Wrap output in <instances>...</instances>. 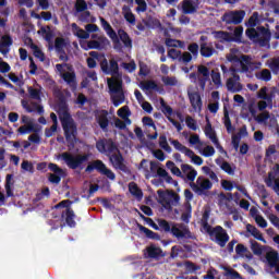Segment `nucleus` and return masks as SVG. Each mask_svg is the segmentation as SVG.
<instances>
[{"mask_svg": "<svg viewBox=\"0 0 279 279\" xmlns=\"http://www.w3.org/2000/svg\"><path fill=\"white\" fill-rule=\"evenodd\" d=\"M259 23V13L255 12L248 19L246 26L250 27L246 29V36L255 44L260 47H269L271 40V32L265 26H258ZM256 27V28H255Z\"/></svg>", "mask_w": 279, "mask_h": 279, "instance_id": "nucleus-1", "label": "nucleus"}, {"mask_svg": "<svg viewBox=\"0 0 279 279\" xmlns=\"http://www.w3.org/2000/svg\"><path fill=\"white\" fill-rule=\"evenodd\" d=\"M158 231L163 233H171L178 240H195L196 236L192 233L189 227L183 223H170L167 219H157Z\"/></svg>", "mask_w": 279, "mask_h": 279, "instance_id": "nucleus-2", "label": "nucleus"}, {"mask_svg": "<svg viewBox=\"0 0 279 279\" xmlns=\"http://www.w3.org/2000/svg\"><path fill=\"white\" fill-rule=\"evenodd\" d=\"M205 231L210 236V240L217 243L220 247H226V245L230 241L229 233L221 226L213 227L209 223H206Z\"/></svg>", "mask_w": 279, "mask_h": 279, "instance_id": "nucleus-3", "label": "nucleus"}, {"mask_svg": "<svg viewBox=\"0 0 279 279\" xmlns=\"http://www.w3.org/2000/svg\"><path fill=\"white\" fill-rule=\"evenodd\" d=\"M61 159L65 161L69 169H84L82 165L88 162L90 155L84 154V155H73L69 151H63V154L59 155Z\"/></svg>", "mask_w": 279, "mask_h": 279, "instance_id": "nucleus-4", "label": "nucleus"}, {"mask_svg": "<svg viewBox=\"0 0 279 279\" xmlns=\"http://www.w3.org/2000/svg\"><path fill=\"white\" fill-rule=\"evenodd\" d=\"M61 126H63V134L65 135L66 142L74 146L77 137V126L72 118V116L68 118H61L60 119Z\"/></svg>", "mask_w": 279, "mask_h": 279, "instance_id": "nucleus-5", "label": "nucleus"}, {"mask_svg": "<svg viewBox=\"0 0 279 279\" xmlns=\"http://www.w3.org/2000/svg\"><path fill=\"white\" fill-rule=\"evenodd\" d=\"M94 170L98 171L99 173L106 175L109 180L116 181L117 174L113 173L110 169L107 168V166L104 163L102 160L96 159L93 162L88 163L85 168V172H93Z\"/></svg>", "mask_w": 279, "mask_h": 279, "instance_id": "nucleus-6", "label": "nucleus"}, {"mask_svg": "<svg viewBox=\"0 0 279 279\" xmlns=\"http://www.w3.org/2000/svg\"><path fill=\"white\" fill-rule=\"evenodd\" d=\"M199 54L205 59L211 58L216 53L213 43H209V38L206 35L199 36Z\"/></svg>", "mask_w": 279, "mask_h": 279, "instance_id": "nucleus-7", "label": "nucleus"}, {"mask_svg": "<svg viewBox=\"0 0 279 279\" xmlns=\"http://www.w3.org/2000/svg\"><path fill=\"white\" fill-rule=\"evenodd\" d=\"M100 66L106 75L122 77V73H120V65L117 60L111 59L108 63L107 58H104V60L100 62Z\"/></svg>", "mask_w": 279, "mask_h": 279, "instance_id": "nucleus-8", "label": "nucleus"}, {"mask_svg": "<svg viewBox=\"0 0 279 279\" xmlns=\"http://www.w3.org/2000/svg\"><path fill=\"white\" fill-rule=\"evenodd\" d=\"M100 22H101V26L105 29L106 34L111 38L112 43H113V48L118 51H122L123 46L120 41L119 36L117 35V32L113 31V28L111 27V25L108 23V21L100 16Z\"/></svg>", "mask_w": 279, "mask_h": 279, "instance_id": "nucleus-9", "label": "nucleus"}, {"mask_svg": "<svg viewBox=\"0 0 279 279\" xmlns=\"http://www.w3.org/2000/svg\"><path fill=\"white\" fill-rule=\"evenodd\" d=\"M245 16V12L243 10L240 11H230L223 13L221 16V21L227 25H240Z\"/></svg>", "mask_w": 279, "mask_h": 279, "instance_id": "nucleus-10", "label": "nucleus"}, {"mask_svg": "<svg viewBox=\"0 0 279 279\" xmlns=\"http://www.w3.org/2000/svg\"><path fill=\"white\" fill-rule=\"evenodd\" d=\"M109 161L114 169H118L126 174L131 173L130 168L125 165V159L121 150H118L117 154L109 155Z\"/></svg>", "mask_w": 279, "mask_h": 279, "instance_id": "nucleus-11", "label": "nucleus"}, {"mask_svg": "<svg viewBox=\"0 0 279 279\" xmlns=\"http://www.w3.org/2000/svg\"><path fill=\"white\" fill-rule=\"evenodd\" d=\"M191 189L198 195H203L205 191H209L213 187V183L204 177H198L196 183H190Z\"/></svg>", "mask_w": 279, "mask_h": 279, "instance_id": "nucleus-12", "label": "nucleus"}, {"mask_svg": "<svg viewBox=\"0 0 279 279\" xmlns=\"http://www.w3.org/2000/svg\"><path fill=\"white\" fill-rule=\"evenodd\" d=\"M96 149H98V153L100 154H107V156H110L116 150L119 151L117 144L111 140H101L96 142Z\"/></svg>", "mask_w": 279, "mask_h": 279, "instance_id": "nucleus-13", "label": "nucleus"}, {"mask_svg": "<svg viewBox=\"0 0 279 279\" xmlns=\"http://www.w3.org/2000/svg\"><path fill=\"white\" fill-rule=\"evenodd\" d=\"M48 169L53 172L49 174V182L52 184H60L61 179L65 177V171L53 162L48 163Z\"/></svg>", "mask_w": 279, "mask_h": 279, "instance_id": "nucleus-14", "label": "nucleus"}, {"mask_svg": "<svg viewBox=\"0 0 279 279\" xmlns=\"http://www.w3.org/2000/svg\"><path fill=\"white\" fill-rule=\"evenodd\" d=\"M262 66V62L252 61V58L248 54H242L241 73H247L255 70H259Z\"/></svg>", "mask_w": 279, "mask_h": 279, "instance_id": "nucleus-15", "label": "nucleus"}, {"mask_svg": "<svg viewBox=\"0 0 279 279\" xmlns=\"http://www.w3.org/2000/svg\"><path fill=\"white\" fill-rule=\"evenodd\" d=\"M248 111L257 123H266L270 119V113L268 111H262L259 116H256V106H254L253 102L248 105Z\"/></svg>", "mask_w": 279, "mask_h": 279, "instance_id": "nucleus-16", "label": "nucleus"}, {"mask_svg": "<svg viewBox=\"0 0 279 279\" xmlns=\"http://www.w3.org/2000/svg\"><path fill=\"white\" fill-rule=\"evenodd\" d=\"M268 90L269 89H268L267 86L260 87V89L257 92V99H262L264 101H267V104L269 105V108H272L275 94L274 93H268Z\"/></svg>", "mask_w": 279, "mask_h": 279, "instance_id": "nucleus-17", "label": "nucleus"}, {"mask_svg": "<svg viewBox=\"0 0 279 279\" xmlns=\"http://www.w3.org/2000/svg\"><path fill=\"white\" fill-rule=\"evenodd\" d=\"M189 99L193 110L201 112L203 107L201 94L198 92L189 93Z\"/></svg>", "mask_w": 279, "mask_h": 279, "instance_id": "nucleus-18", "label": "nucleus"}, {"mask_svg": "<svg viewBox=\"0 0 279 279\" xmlns=\"http://www.w3.org/2000/svg\"><path fill=\"white\" fill-rule=\"evenodd\" d=\"M21 104L22 107L26 109V112L28 113L37 112L40 116L45 114V107L38 105L37 102H32L31 106L26 100H22Z\"/></svg>", "mask_w": 279, "mask_h": 279, "instance_id": "nucleus-19", "label": "nucleus"}, {"mask_svg": "<svg viewBox=\"0 0 279 279\" xmlns=\"http://www.w3.org/2000/svg\"><path fill=\"white\" fill-rule=\"evenodd\" d=\"M74 218H75V215L71 208H66L65 210L61 211V219H65L66 225L70 228H75L76 226Z\"/></svg>", "mask_w": 279, "mask_h": 279, "instance_id": "nucleus-20", "label": "nucleus"}, {"mask_svg": "<svg viewBox=\"0 0 279 279\" xmlns=\"http://www.w3.org/2000/svg\"><path fill=\"white\" fill-rule=\"evenodd\" d=\"M146 251H147V257L150 259H159L161 257H165L163 251L160 247H157L155 245L148 246Z\"/></svg>", "mask_w": 279, "mask_h": 279, "instance_id": "nucleus-21", "label": "nucleus"}, {"mask_svg": "<svg viewBox=\"0 0 279 279\" xmlns=\"http://www.w3.org/2000/svg\"><path fill=\"white\" fill-rule=\"evenodd\" d=\"M137 228L140 229L141 233H144L147 239L159 241L161 240V236L159 233L144 227L143 225L138 223Z\"/></svg>", "mask_w": 279, "mask_h": 279, "instance_id": "nucleus-22", "label": "nucleus"}, {"mask_svg": "<svg viewBox=\"0 0 279 279\" xmlns=\"http://www.w3.org/2000/svg\"><path fill=\"white\" fill-rule=\"evenodd\" d=\"M266 260L270 268H277L279 266V253L277 251H268L266 253Z\"/></svg>", "mask_w": 279, "mask_h": 279, "instance_id": "nucleus-23", "label": "nucleus"}, {"mask_svg": "<svg viewBox=\"0 0 279 279\" xmlns=\"http://www.w3.org/2000/svg\"><path fill=\"white\" fill-rule=\"evenodd\" d=\"M96 122L104 132H107L109 126L108 112L104 110L102 113L96 118Z\"/></svg>", "mask_w": 279, "mask_h": 279, "instance_id": "nucleus-24", "label": "nucleus"}, {"mask_svg": "<svg viewBox=\"0 0 279 279\" xmlns=\"http://www.w3.org/2000/svg\"><path fill=\"white\" fill-rule=\"evenodd\" d=\"M117 36H119L118 37L119 41H122V44L125 48H132V39H131L130 35L123 28L118 29Z\"/></svg>", "mask_w": 279, "mask_h": 279, "instance_id": "nucleus-25", "label": "nucleus"}, {"mask_svg": "<svg viewBox=\"0 0 279 279\" xmlns=\"http://www.w3.org/2000/svg\"><path fill=\"white\" fill-rule=\"evenodd\" d=\"M228 92L232 94H238L242 90L243 86L241 83H238L233 78H228L226 83Z\"/></svg>", "mask_w": 279, "mask_h": 279, "instance_id": "nucleus-26", "label": "nucleus"}, {"mask_svg": "<svg viewBox=\"0 0 279 279\" xmlns=\"http://www.w3.org/2000/svg\"><path fill=\"white\" fill-rule=\"evenodd\" d=\"M181 169L184 173L187 172L186 174V179L190 181V182H194L196 177H197V171L193 168V166L191 165H186V163H183L181 166Z\"/></svg>", "mask_w": 279, "mask_h": 279, "instance_id": "nucleus-27", "label": "nucleus"}, {"mask_svg": "<svg viewBox=\"0 0 279 279\" xmlns=\"http://www.w3.org/2000/svg\"><path fill=\"white\" fill-rule=\"evenodd\" d=\"M265 184L267 187H272V191L279 195V179H276L271 172L268 173V178L265 180Z\"/></svg>", "mask_w": 279, "mask_h": 279, "instance_id": "nucleus-28", "label": "nucleus"}, {"mask_svg": "<svg viewBox=\"0 0 279 279\" xmlns=\"http://www.w3.org/2000/svg\"><path fill=\"white\" fill-rule=\"evenodd\" d=\"M129 193L133 195V197H136L138 202L143 199V192L135 182L129 183Z\"/></svg>", "mask_w": 279, "mask_h": 279, "instance_id": "nucleus-29", "label": "nucleus"}, {"mask_svg": "<svg viewBox=\"0 0 279 279\" xmlns=\"http://www.w3.org/2000/svg\"><path fill=\"white\" fill-rule=\"evenodd\" d=\"M122 13L124 16V20L130 24V25H135L136 24V17L134 15V13H132L130 7L128 5H123L122 7Z\"/></svg>", "mask_w": 279, "mask_h": 279, "instance_id": "nucleus-30", "label": "nucleus"}, {"mask_svg": "<svg viewBox=\"0 0 279 279\" xmlns=\"http://www.w3.org/2000/svg\"><path fill=\"white\" fill-rule=\"evenodd\" d=\"M246 231H247L248 233H251L252 236H254V238L257 239L258 241H262L263 243H266V240H265L263 233H262V232L258 230V228H256L255 226L248 223V225L246 226Z\"/></svg>", "mask_w": 279, "mask_h": 279, "instance_id": "nucleus-31", "label": "nucleus"}, {"mask_svg": "<svg viewBox=\"0 0 279 279\" xmlns=\"http://www.w3.org/2000/svg\"><path fill=\"white\" fill-rule=\"evenodd\" d=\"M108 85L111 94L121 95V93H123L122 81H112V83H110V80H109Z\"/></svg>", "mask_w": 279, "mask_h": 279, "instance_id": "nucleus-32", "label": "nucleus"}, {"mask_svg": "<svg viewBox=\"0 0 279 279\" xmlns=\"http://www.w3.org/2000/svg\"><path fill=\"white\" fill-rule=\"evenodd\" d=\"M182 9L184 14H193L197 11V5H194L192 0H184L182 2Z\"/></svg>", "mask_w": 279, "mask_h": 279, "instance_id": "nucleus-33", "label": "nucleus"}, {"mask_svg": "<svg viewBox=\"0 0 279 279\" xmlns=\"http://www.w3.org/2000/svg\"><path fill=\"white\" fill-rule=\"evenodd\" d=\"M215 38L219 39L220 43H232V33L223 32V31H217L214 33Z\"/></svg>", "mask_w": 279, "mask_h": 279, "instance_id": "nucleus-34", "label": "nucleus"}, {"mask_svg": "<svg viewBox=\"0 0 279 279\" xmlns=\"http://www.w3.org/2000/svg\"><path fill=\"white\" fill-rule=\"evenodd\" d=\"M68 117H71V113H69L66 100L64 98H61L59 119H66Z\"/></svg>", "mask_w": 279, "mask_h": 279, "instance_id": "nucleus-35", "label": "nucleus"}, {"mask_svg": "<svg viewBox=\"0 0 279 279\" xmlns=\"http://www.w3.org/2000/svg\"><path fill=\"white\" fill-rule=\"evenodd\" d=\"M243 32H244L243 26L234 27L233 33H231V41L232 43H241Z\"/></svg>", "mask_w": 279, "mask_h": 279, "instance_id": "nucleus-36", "label": "nucleus"}, {"mask_svg": "<svg viewBox=\"0 0 279 279\" xmlns=\"http://www.w3.org/2000/svg\"><path fill=\"white\" fill-rule=\"evenodd\" d=\"M170 143L174 146V148L178 150V151H181L182 154H184L185 156L187 154H192V149L191 148H186V146H183L178 140H172L170 138L169 140Z\"/></svg>", "mask_w": 279, "mask_h": 279, "instance_id": "nucleus-37", "label": "nucleus"}, {"mask_svg": "<svg viewBox=\"0 0 279 279\" xmlns=\"http://www.w3.org/2000/svg\"><path fill=\"white\" fill-rule=\"evenodd\" d=\"M158 145L163 151L168 154L172 153V148L169 146L167 136L165 134L159 135Z\"/></svg>", "mask_w": 279, "mask_h": 279, "instance_id": "nucleus-38", "label": "nucleus"}, {"mask_svg": "<svg viewBox=\"0 0 279 279\" xmlns=\"http://www.w3.org/2000/svg\"><path fill=\"white\" fill-rule=\"evenodd\" d=\"M226 59L229 63L239 64L242 68V63H243L242 54L238 56L234 52H230L226 56Z\"/></svg>", "mask_w": 279, "mask_h": 279, "instance_id": "nucleus-39", "label": "nucleus"}, {"mask_svg": "<svg viewBox=\"0 0 279 279\" xmlns=\"http://www.w3.org/2000/svg\"><path fill=\"white\" fill-rule=\"evenodd\" d=\"M189 53L193 57L194 60L198 59L201 52V46L196 43H192L187 46Z\"/></svg>", "mask_w": 279, "mask_h": 279, "instance_id": "nucleus-40", "label": "nucleus"}, {"mask_svg": "<svg viewBox=\"0 0 279 279\" xmlns=\"http://www.w3.org/2000/svg\"><path fill=\"white\" fill-rule=\"evenodd\" d=\"M141 88L143 90H159V85L156 83V81H146V83H141Z\"/></svg>", "mask_w": 279, "mask_h": 279, "instance_id": "nucleus-41", "label": "nucleus"}, {"mask_svg": "<svg viewBox=\"0 0 279 279\" xmlns=\"http://www.w3.org/2000/svg\"><path fill=\"white\" fill-rule=\"evenodd\" d=\"M160 204H163V208L171 209V203L167 199V194L162 190L157 191Z\"/></svg>", "mask_w": 279, "mask_h": 279, "instance_id": "nucleus-42", "label": "nucleus"}, {"mask_svg": "<svg viewBox=\"0 0 279 279\" xmlns=\"http://www.w3.org/2000/svg\"><path fill=\"white\" fill-rule=\"evenodd\" d=\"M205 134L206 136L213 142H217L218 138H217V134L215 132V130L213 129L210 122L208 121L207 125H206V129H205Z\"/></svg>", "mask_w": 279, "mask_h": 279, "instance_id": "nucleus-43", "label": "nucleus"}, {"mask_svg": "<svg viewBox=\"0 0 279 279\" xmlns=\"http://www.w3.org/2000/svg\"><path fill=\"white\" fill-rule=\"evenodd\" d=\"M61 78H63V82L68 83V85H70V86L76 85V83H75L76 77H75L74 73H71V72L63 73V74H61Z\"/></svg>", "mask_w": 279, "mask_h": 279, "instance_id": "nucleus-44", "label": "nucleus"}, {"mask_svg": "<svg viewBox=\"0 0 279 279\" xmlns=\"http://www.w3.org/2000/svg\"><path fill=\"white\" fill-rule=\"evenodd\" d=\"M72 29H74V31L76 32L75 35H76L78 38H81V39H88L89 36H90L89 33H87L86 31L80 28L76 23H73V24H72Z\"/></svg>", "mask_w": 279, "mask_h": 279, "instance_id": "nucleus-45", "label": "nucleus"}, {"mask_svg": "<svg viewBox=\"0 0 279 279\" xmlns=\"http://www.w3.org/2000/svg\"><path fill=\"white\" fill-rule=\"evenodd\" d=\"M185 156L190 158L195 166L201 167L204 163V159L201 156L196 155L194 150H191V154H187Z\"/></svg>", "mask_w": 279, "mask_h": 279, "instance_id": "nucleus-46", "label": "nucleus"}, {"mask_svg": "<svg viewBox=\"0 0 279 279\" xmlns=\"http://www.w3.org/2000/svg\"><path fill=\"white\" fill-rule=\"evenodd\" d=\"M225 128L228 132V134H231V132L235 131V128L232 125L229 112H225V121H223Z\"/></svg>", "mask_w": 279, "mask_h": 279, "instance_id": "nucleus-47", "label": "nucleus"}, {"mask_svg": "<svg viewBox=\"0 0 279 279\" xmlns=\"http://www.w3.org/2000/svg\"><path fill=\"white\" fill-rule=\"evenodd\" d=\"M165 45L166 47H171V48H183L184 43L181 40H177V39H171V38H167L165 40Z\"/></svg>", "mask_w": 279, "mask_h": 279, "instance_id": "nucleus-48", "label": "nucleus"}, {"mask_svg": "<svg viewBox=\"0 0 279 279\" xmlns=\"http://www.w3.org/2000/svg\"><path fill=\"white\" fill-rule=\"evenodd\" d=\"M111 101L114 107H119L121 104L125 101V95L124 93L112 95L111 96Z\"/></svg>", "mask_w": 279, "mask_h": 279, "instance_id": "nucleus-49", "label": "nucleus"}, {"mask_svg": "<svg viewBox=\"0 0 279 279\" xmlns=\"http://www.w3.org/2000/svg\"><path fill=\"white\" fill-rule=\"evenodd\" d=\"M31 132H36L33 123H28V125H21L17 129V133L21 135L31 134Z\"/></svg>", "mask_w": 279, "mask_h": 279, "instance_id": "nucleus-50", "label": "nucleus"}, {"mask_svg": "<svg viewBox=\"0 0 279 279\" xmlns=\"http://www.w3.org/2000/svg\"><path fill=\"white\" fill-rule=\"evenodd\" d=\"M160 106L161 112L166 116V118H171V116L173 114V109L170 106H168L163 99L160 100Z\"/></svg>", "mask_w": 279, "mask_h": 279, "instance_id": "nucleus-51", "label": "nucleus"}, {"mask_svg": "<svg viewBox=\"0 0 279 279\" xmlns=\"http://www.w3.org/2000/svg\"><path fill=\"white\" fill-rule=\"evenodd\" d=\"M161 82L163 83L165 86H178V80L175 76H165L161 78Z\"/></svg>", "mask_w": 279, "mask_h": 279, "instance_id": "nucleus-52", "label": "nucleus"}, {"mask_svg": "<svg viewBox=\"0 0 279 279\" xmlns=\"http://www.w3.org/2000/svg\"><path fill=\"white\" fill-rule=\"evenodd\" d=\"M250 243H251V250H252L254 255H262L263 254V247L258 242H256L254 240H251Z\"/></svg>", "mask_w": 279, "mask_h": 279, "instance_id": "nucleus-53", "label": "nucleus"}, {"mask_svg": "<svg viewBox=\"0 0 279 279\" xmlns=\"http://www.w3.org/2000/svg\"><path fill=\"white\" fill-rule=\"evenodd\" d=\"M66 47L65 39L62 37H57L54 39V49L56 51H62Z\"/></svg>", "mask_w": 279, "mask_h": 279, "instance_id": "nucleus-54", "label": "nucleus"}, {"mask_svg": "<svg viewBox=\"0 0 279 279\" xmlns=\"http://www.w3.org/2000/svg\"><path fill=\"white\" fill-rule=\"evenodd\" d=\"M117 114L121 119H126V118L131 117V110H130L129 106H123L122 108H120L118 110Z\"/></svg>", "mask_w": 279, "mask_h": 279, "instance_id": "nucleus-55", "label": "nucleus"}, {"mask_svg": "<svg viewBox=\"0 0 279 279\" xmlns=\"http://www.w3.org/2000/svg\"><path fill=\"white\" fill-rule=\"evenodd\" d=\"M13 45V38L10 35L1 37L0 47L10 48Z\"/></svg>", "mask_w": 279, "mask_h": 279, "instance_id": "nucleus-56", "label": "nucleus"}, {"mask_svg": "<svg viewBox=\"0 0 279 279\" xmlns=\"http://www.w3.org/2000/svg\"><path fill=\"white\" fill-rule=\"evenodd\" d=\"M88 9V4L85 0H77L75 3V10L77 13H82Z\"/></svg>", "mask_w": 279, "mask_h": 279, "instance_id": "nucleus-57", "label": "nucleus"}, {"mask_svg": "<svg viewBox=\"0 0 279 279\" xmlns=\"http://www.w3.org/2000/svg\"><path fill=\"white\" fill-rule=\"evenodd\" d=\"M211 81L216 86H221V73L218 70L211 71Z\"/></svg>", "mask_w": 279, "mask_h": 279, "instance_id": "nucleus-58", "label": "nucleus"}, {"mask_svg": "<svg viewBox=\"0 0 279 279\" xmlns=\"http://www.w3.org/2000/svg\"><path fill=\"white\" fill-rule=\"evenodd\" d=\"M220 169H222L226 173H228L229 175H234V169L232 168L231 163L228 161H223L220 165Z\"/></svg>", "mask_w": 279, "mask_h": 279, "instance_id": "nucleus-59", "label": "nucleus"}, {"mask_svg": "<svg viewBox=\"0 0 279 279\" xmlns=\"http://www.w3.org/2000/svg\"><path fill=\"white\" fill-rule=\"evenodd\" d=\"M180 57H181V50L175 48H171L168 50V58L172 60H180Z\"/></svg>", "mask_w": 279, "mask_h": 279, "instance_id": "nucleus-60", "label": "nucleus"}, {"mask_svg": "<svg viewBox=\"0 0 279 279\" xmlns=\"http://www.w3.org/2000/svg\"><path fill=\"white\" fill-rule=\"evenodd\" d=\"M98 46H100V50H105L110 46V41L107 37L100 36L98 37Z\"/></svg>", "mask_w": 279, "mask_h": 279, "instance_id": "nucleus-61", "label": "nucleus"}, {"mask_svg": "<svg viewBox=\"0 0 279 279\" xmlns=\"http://www.w3.org/2000/svg\"><path fill=\"white\" fill-rule=\"evenodd\" d=\"M32 48L34 49V56L40 60V62H45V52H43L38 46L33 45Z\"/></svg>", "mask_w": 279, "mask_h": 279, "instance_id": "nucleus-62", "label": "nucleus"}, {"mask_svg": "<svg viewBox=\"0 0 279 279\" xmlns=\"http://www.w3.org/2000/svg\"><path fill=\"white\" fill-rule=\"evenodd\" d=\"M28 93L31 95L32 99L39 100L40 99V92L37 88H34L33 86L28 87Z\"/></svg>", "mask_w": 279, "mask_h": 279, "instance_id": "nucleus-63", "label": "nucleus"}, {"mask_svg": "<svg viewBox=\"0 0 279 279\" xmlns=\"http://www.w3.org/2000/svg\"><path fill=\"white\" fill-rule=\"evenodd\" d=\"M268 66L270 70H272V72H279V57L272 59V61H270Z\"/></svg>", "mask_w": 279, "mask_h": 279, "instance_id": "nucleus-64", "label": "nucleus"}]
</instances>
